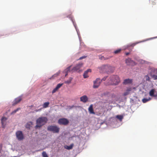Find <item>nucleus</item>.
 <instances>
[{"label":"nucleus","mask_w":157,"mask_h":157,"mask_svg":"<svg viewBox=\"0 0 157 157\" xmlns=\"http://www.w3.org/2000/svg\"><path fill=\"white\" fill-rule=\"evenodd\" d=\"M108 80L107 84L108 85H116L118 84L120 82L118 76L114 75L110 76Z\"/></svg>","instance_id":"f257e3e1"},{"label":"nucleus","mask_w":157,"mask_h":157,"mask_svg":"<svg viewBox=\"0 0 157 157\" xmlns=\"http://www.w3.org/2000/svg\"><path fill=\"white\" fill-rule=\"evenodd\" d=\"M16 136L17 140L19 141L22 140L24 138L22 132L21 131H18L16 133Z\"/></svg>","instance_id":"39448f33"},{"label":"nucleus","mask_w":157,"mask_h":157,"mask_svg":"<svg viewBox=\"0 0 157 157\" xmlns=\"http://www.w3.org/2000/svg\"><path fill=\"white\" fill-rule=\"evenodd\" d=\"M128 94V92H125L124 94V96H126Z\"/></svg>","instance_id":"4c0bfd02"},{"label":"nucleus","mask_w":157,"mask_h":157,"mask_svg":"<svg viewBox=\"0 0 157 157\" xmlns=\"http://www.w3.org/2000/svg\"><path fill=\"white\" fill-rule=\"evenodd\" d=\"M49 104L50 103L48 102H45L44 103L43 105V108H46L48 107V106Z\"/></svg>","instance_id":"aec40b11"},{"label":"nucleus","mask_w":157,"mask_h":157,"mask_svg":"<svg viewBox=\"0 0 157 157\" xmlns=\"http://www.w3.org/2000/svg\"><path fill=\"white\" fill-rule=\"evenodd\" d=\"M91 70L90 69H88L86 71V72L87 73L89 72H91Z\"/></svg>","instance_id":"e433bc0d"},{"label":"nucleus","mask_w":157,"mask_h":157,"mask_svg":"<svg viewBox=\"0 0 157 157\" xmlns=\"http://www.w3.org/2000/svg\"><path fill=\"white\" fill-rule=\"evenodd\" d=\"M42 155L43 157H48L46 152L45 151H43L42 153Z\"/></svg>","instance_id":"cd10ccee"},{"label":"nucleus","mask_w":157,"mask_h":157,"mask_svg":"<svg viewBox=\"0 0 157 157\" xmlns=\"http://www.w3.org/2000/svg\"><path fill=\"white\" fill-rule=\"evenodd\" d=\"M21 100V97H19L15 99L13 103L12 104L13 106H14L19 102Z\"/></svg>","instance_id":"9b49d317"},{"label":"nucleus","mask_w":157,"mask_h":157,"mask_svg":"<svg viewBox=\"0 0 157 157\" xmlns=\"http://www.w3.org/2000/svg\"><path fill=\"white\" fill-rule=\"evenodd\" d=\"M74 144H71L70 146H68L67 145H65L64 146V147L67 150H70L73 147Z\"/></svg>","instance_id":"dca6fc26"},{"label":"nucleus","mask_w":157,"mask_h":157,"mask_svg":"<svg viewBox=\"0 0 157 157\" xmlns=\"http://www.w3.org/2000/svg\"><path fill=\"white\" fill-rule=\"evenodd\" d=\"M88 111L90 114H95V112H94L93 109V105L92 104H91L88 109Z\"/></svg>","instance_id":"f8f14e48"},{"label":"nucleus","mask_w":157,"mask_h":157,"mask_svg":"<svg viewBox=\"0 0 157 157\" xmlns=\"http://www.w3.org/2000/svg\"><path fill=\"white\" fill-rule=\"evenodd\" d=\"M21 109L20 108H18L17 109L14 110L11 113V114H13L16 113L17 111Z\"/></svg>","instance_id":"b1692460"},{"label":"nucleus","mask_w":157,"mask_h":157,"mask_svg":"<svg viewBox=\"0 0 157 157\" xmlns=\"http://www.w3.org/2000/svg\"><path fill=\"white\" fill-rule=\"evenodd\" d=\"M151 99V98L149 97L148 98H144L142 99V102L144 103H145L147 102V101L150 100Z\"/></svg>","instance_id":"6ab92c4d"},{"label":"nucleus","mask_w":157,"mask_h":157,"mask_svg":"<svg viewBox=\"0 0 157 157\" xmlns=\"http://www.w3.org/2000/svg\"><path fill=\"white\" fill-rule=\"evenodd\" d=\"M58 75V74L56 73V74H54V75H53L52 76V78H50V79H51L52 78H54V77L57 76Z\"/></svg>","instance_id":"2f4dec72"},{"label":"nucleus","mask_w":157,"mask_h":157,"mask_svg":"<svg viewBox=\"0 0 157 157\" xmlns=\"http://www.w3.org/2000/svg\"><path fill=\"white\" fill-rule=\"evenodd\" d=\"M80 100L81 101L86 103L87 101L88 98L86 95H83L80 98Z\"/></svg>","instance_id":"9d476101"},{"label":"nucleus","mask_w":157,"mask_h":157,"mask_svg":"<svg viewBox=\"0 0 157 157\" xmlns=\"http://www.w3.org/2000/svg\"><path fill=\"white\" fill-rule=\"evenodd\" d=\"M145 78H146V80H147V81H149L150 79L148 75H146L145 76Z\"/></svg>","instance_id":"72a5a7b5"},{"label":"nucleus","mask_w":157,"mask_h":157,"mask_svg":"<svg viewBox=\"0 0 157 157\" xmlns=\"http://www.w3.org/2000/svg\"><path fill=\"white\" fill-rule=\"evenodd\" d=\"M72 78L70 77L69 78L68 80L66 81H65V82L64 83H65L69 84L71 83V81L72 80Z\"/></svg>","instance_id":"4be33fe9"},{"label":"nucleus","mask_w":157,"mask_h":157,"mask_svg":"<svg viewBox=\"0 0 157 157\" xmlns=\"http://www.w3.org/2000/svg\"><path fill=\"white\" fill-rule=\"evenodd\" d=\"M7 119V118L5 117H3L1 119V123L2 127L4 128L5 127V125L4 124V122L6 121Z\"/></svg>","instance_id":"4468645a"},{"label":"nucleus","mask_w":157,"mask_h":157,"mask_svg":"<svg viewBox=\"0 0 157 157\" xmlns=\"http://www.w3.org/2000/svg\"><path fill=\"white\" fill-rule=\"evenodd\" d=\"M125 54L126 56H128L129 54V52H127L125 53Z\"/></svg>","instance_id":"58836bf2"},{"label":"nucleus","mask_w":157,"mask_h":157,"mask_svg":"<svg viewBox=\"0 0 157 157\" xmlns=\"http://www.w3.org/2000/svg\"><path fill=\"white\" fill-rule=\"evenodd\" d=\"M58 89L56 87L52 91V94H53L54 93H55V92H56V91H57V90H58Z\"/></svg>","instance_id":"7c9ffc66"},{"label":"nucleus","mask_w":157,"mask_h":157,"mask_svg":"<svg viewBox=\"0 0 157 157\" xmlns=\"http://www.w3.org/2000/svg\"><path fill=\"white\" fill-rule=\"evenodd\" d=\"M74 107V106L73 105L71 107V108H73Z\"/></svg>","instance_id":"ea45409f"},{"label":"nucleus","mask_w":157,"mask_h":157,"mask_svg":"<svg viewBox=\"0 0 157 157\" xmlns=\"http://www.w3.org/2000/svg\"><path fill=\"white\" fill-rule=\"evenodd\" d=\"M152 74L155 75L157 74V69L151 68V75Z\"/></svg>","instance_id":"a211bd4d"},{"label":"nucleus","mask_w":157,"mask_h":157,"mask_svg":"<svg viewBox=\"0 0 157 157\" xmlns=\"http://www.w3.org/2000/svg\"><path fill=\"white\" fill-rule=\"evenodd\" d=\"M47 130L54 133H58L59 132L60 128L56 125H50L48 127Z\"/></svg>","instance_id":"20e7f679"},{"label":"nucleus","mask_w":157,"mask_h":157,"mask_svg":"<svg viewBox=\"0 0 157 157\" xmlns=\"http://www.w3.org/2000/svg\"><path fill=\"white\" fill-rule=\"evenodd\" d=\"M107 78V76H105L104 77H103L101 80H102H102L105 81L106 79Z\"/></svg>","instance_id":"f704fd0d"},{"label":"nucleus","mask_w":157,"mask_h":157,"mask_svg":"<svg viewBox=\"0 0 157 157\" xmlns=\"http://www.w3.org/2000/svg\"><path fill=\"white\" fill-rule=\"evenodd\" d=\"M137 44H138V43H133L132 44H129L128 45V47H133L134 46H135V45H136Z\"/></svg>","instance_id":"c85d7f7f"},{"label":"nucleus","mask_w":157,"mask_h":157,"mask_svg":"<svg viewBox=\"0 0 157 157\" xmlns=\"http://www.w3.org/2000/svg\"><path fill=\"white\" fill-rule=\"evenodd\" d=\"M116 118L118 119L120 121H121L123 118V116L122 115H118L116 116Z\"/></svg>","instance_id":"412c9836"},{"label":"nucleus","mask_w":157,"mask_h":157,"mask_svg":"<svg viewBox=\"0 0 157 157\" xmlns=\"http://www.w3.org/2000/svg\"><path fill=\"white\" fill-rule=\"evenodd\" d=\"M69 123V121L66 118H63L59 119L58 121V123L59 124L67 125Z\"/></svg>","instance_id":"423d86ee"},{"label":"nucleus","mask_w":157,"mask_h":157,"mask_svg":"<svg viewBox=\"0 0 157 157\" xmlns=\"http://www.w3.org/2000/svg\"><path fill=\"white\" fill-rule=\"evenodd\" d=\"M121 51V49H118L114 51V53L115 54H117L120 52Z\"/></svg>","instance_id":"bb28decb"},{"label":"nucleus","mask_w":157,"mask_h":157,"mask_svg":"<svg viewBox=\"0 0 157 157\" xmlns=\"http://www.w3.org/2000/svg\"><path fill=\"white\" fill-rule=\"evenodd\" d=\"M125 63L128 65H134L135 64V63L130 58H128L125 60Z\"/></svg>","instance_id":"1a4fd4ad"},{"label":"nucleus","mask_w":157,"mask_h":157,"mask_svg":"<svg viewBox=\"0 0 157 157\" xmlns=\"http://www.w3.org/2000/svg\"><path fill=\"white\" fill-rule=\"evenodd\" d=\"M101 82L102 80H101L100 78H96V80L94 81L93 88H98L100 85Z\"/></svg>","instance_id":"0eeeda50"},{"label":"nucleus","mask_w":157,"mask_h":157,"mask_svg":"<svg viewBox=\"0 0 157 157\" xmlns=\"http://www.w3.org/2000/svg\"><path fill=\"white\" fill-rule=\"evenodd\" d=\"M58 75V74L56 73V74H54V75H53L52 76V78H50V79H51L52 78H54V77L57 76Z\"/></svg>","instance_id":"473e14b6"},{"label":"nucleus","mask_w":157,"mask_h":157,"mask_svg":"<svg viewBox=\"0 0 157 157\" xmlns=\"http://www.w3.org/2000/svg\"><path fill=\"white\" fill-rule=\"evenodd\" d=\"M48 121V119L45 117H39L36 121V128H40L45 124Z\"/></svg>","instance_id":"f03ea898"},{"label":"nucleus","mask_w":157,"mask_h":157,"mask_svg":"<svg viewBox=\"0 0 157 157\" xmlns=\"http://www.w3.org/2000/svg\"><path fill=\"white\" fill-rule=\"evenodd\" d=\"M132 82V79H126L124 80L123 83L124 84H127L129 83H131Z\"/></svg>","instance_id":"ddd939ff"},{"label":"nucleus","mask_w":157,"mask_h":157,"mask_svg":"<svg viewBox=\"0 0 157 157\" xmlns=\"http://www.w3.org/2000/svg\"><path fill=\"white\" fill-rule=\"evenodd\" d=\"M86 57V56H82V57H80L79 58V60H81V59H83L85 58Z\"/></svg>","instance_id":"c9c22d12"},{"label":"nucleus","mask_w":157,"mask_h":157,"mask_svg":"<svg viewBox=\"0 0 157 157\" xmlns=\"http://www.w3.org/2000/svg\"><path fill=\"white\" fill-rule=\"evenodd\" d=\"M88 73L86 72V71L84 72L83 76L84 78H86L88 77V76L87 75Z\"/></svg>","instance_id":"a878e982"},{"label":"nucleus","mask_w":157,"mask_h":157,"mask_svg":"<svg viewBox=\"0 0 157 157\" xmlns=\"http://www.w3.org/2000/svg\"><path fill=\"white\" fill-rule=\"evenodd\" d=\"M109 58H109H108V57L105 58V57L103 56H100L99 57V59L100 60H106V59H108Z\"/></svg>","instance_id":"5701e85b"},{"label":"nucleus","mask_w":157,"mask_h":157,"mask_svg":"<svg viewBox=\"0 0 157 157\" xmlns=\"http://www.w3.org/2000/svg\"><path fill=\"white\" fill-rule=\"evenodd\" d=\"M155 90L154 89H152L149 92V95L151 97H155L156 96V95H154V92Z\"/></svg>","instance_id":"f3484780"},{"label":"nucleus","mask_w":157,"mask_h":157,"mask_svg":"<svg viewBox=\"0 0 157 157\" xmlns=\"http://www.w3.org/2000/svg\"><path fill=\"white\" fill-rule=\"evenodd\" d=\"M151 76L153 78H154V79H157V75L152 74Z\"/></svg>","instance_id":"c756f323"},{"label":"nucleus","mask_w":157,"mask_h":157,"mask_svg":"<svg viewBox=\"0 0 157 157\" xmlns=\"http://www.w3.org/2000/svg\"><path fill=\"white\" fill-rule=\"evenodd\" d=\"M71 66H69L65 70L64 72L65 73V76H66L67 75V73L68 72H71V70H70Z\"/></svg>","instance_id":"2eb2a0df"},{"label":"nucleus","mask_w":157,"mask_h":157,"mask_svg":"<svg viewBox=\"0 0 157 157\" xmlns=\"http://www.w3.org/2000/svg\"><path fill=\"white\" fill-rule=\"evenodd\" d=\"M63 85V83H59L56 86V87L59 89L60 87H61Z\"/></svg>","instance_id":"393cba45"},{"label":"nucleus","mask_w":157,"mask_h":157,"mask_svg":"<svg viewBox=\"0 0 157 157\" xmlns=\"http://www.w3.org/2000/svg\"><path fill=\"white\" fill-rule=\"evenodd\" d=\"M82 65L83 63H80L76 64V66L71 70V72H73L75 71H78L79 69L82 67Z\"/></svg>","instance_id":"6e6552de"},{"label":"nucleus","mask_w":157,"mask_h":157,"mask_svg":"<svg viewBox=\"0 0 157 157\" xmlns=\"http://www.w3.org/2000/svg\"><path fill=\"white\" fill-rule=\"evenodd\" d=\"M112 67L109 65H104L101 66L99 69L100 71L101 72H107L111 71L112 69Z\"/></svg>","instance_id":"7ed1b4c3"}]
</instances>
